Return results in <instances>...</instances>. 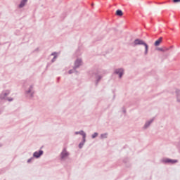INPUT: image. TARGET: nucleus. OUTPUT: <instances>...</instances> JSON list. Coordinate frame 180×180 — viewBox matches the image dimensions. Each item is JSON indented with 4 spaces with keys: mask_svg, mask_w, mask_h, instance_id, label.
I'll return each instance as SVG.
<instances>
[{
    "mask_svg": "<svg viewBox=\"0 0 180 180\" xmlns=\"http://www.w3.org/2000/svg\"><path fill=\"white\" fill-rule=\"evenodd\" d=\"M115 74H119L120 78H122V75H123V69H118L115 70Z\"/></svg>",
    "mask_w": 180,
    "mask_h": 180,
    "instance_id": "4",
    "label": "nucleus"
},
{
    "mask_svg": "<svg viewBox=\"0 0 180 180\" xmlns=\"http://www.w3.org/2000/svg\"><path fill=\"white\" fill-rule=\"evenodd\" d=\"M62 158H65V157H68V153L67 150H64L61 153Z\"/></svg>",
    "mask_w": 180,
    "mask_h": 180,
    "instance_id": "6",
    "label": "nucleus"
},
{
    "mask_svg": "<svg viewBox=\"0 0 180 180\" xmlns=\"http://www.w3.org/2000/svg\"><path fill=\"white\" fill-rule=\"evenodd\" d=\"M152 122H153V121H150V122H149L148 123H146V124H145L146 127H148V126H150V124Z\"/></svg>",
    "mask_w": 180,
    "mask_h": 180,
    "instance_id": "13",
    "label": "nucleus"
},
{
    "mask_svg": "<svg viewBox=\"0 0 180 180\" xmlns=\"http://www.w3.org/2000/svg\"><path fill=\"white\" fill-rule=\"evenodd\" d=\"M144 46L145 47V56H147L148 54V45L143 41V40L136 39L134 41L133 46Z\"/></svg>",
    "mask_w": 180,
    "mask_h": 180,
    "instance_id": "1",
    "label": "nucleus"
},
{
    "mask_svg": "<svg viewBox=\"0 0 180 180\" xmlns=\"http://www.w3.org/2000/svg\"><path fill=\"white\" fill-rule=\"evenodd\" d=\"M158 50L159 51H162L163 53H165V51H168V50H169V48H167L166 46H165V47L159 48Z\"/></svg>",
    "mask_w": 180,
    "mask_h": 180,
    "instance_id": "5",
    "label": "nucleus"
},
{
    "mask_svg": "<svg viewBox=\"0 0 180 180\" xmlns=\"http://www.w3.org/2000/svg\"><path fill=\"white\" fill-rule=\"evenodd\" d=\"M30 161H32V159H29L27 162H30Z\"/></svg>",
    "mask_w": 180,
    "mask_h": 180,
    "instance_id": "17",
    "label": "nucleus"
},
{
    "mask_svg": "<svg viewBox=\"0 0 180 180\" xmlns=\"http://www.w3.org/2000/svg\"><path fill=\"white\" fill-rule=\"evenodd\" d=\"M98 136V133H94L93 135H92V138L93 139H95V137H96Z\"/></svg>",
    "mask_w": 180,
    "mask_h": 180,
    "instance_id": "12",
    "label": "nucleus"
},
{
    "mask_svg": "<svg viewBox=\"0 0 180 180\" xmlns=\"http://www.w3.org/2000/svg\"><path fill=\"white\" fill-rule=\"evenodd\" d=\"M174 4H176L178 2H180V0H173Z\"/></svg>",
    "mask_w": 180,
    "mask_h": 180,
    "instance_id": "15",
    "label": "nucleus"
},
{
    "mask_svg": "<svg viewBox=\"0 0 180 180\" xmlns=\"http://www.w3.org/2000/svg\"><path fill=\"white\" fill-rule=\"evenodd\" d=\"M81 63H82V60H77L75 62V66H76V67H79V65H81Z\"/></svg>",
    "mask_w": 180,
    "mask_h": 180,
    "instance_id": "11",
    "label": "nucleus"
},
{
    "mask_svg": "<svg viewBox=\"0 0 180 180\" xmlns=\"http://www.w3.org/2000/svg\"><path fill=\"white\" fill-rule=\"evenodd\" d=\"M117 16H123V11L122 10H117L116 11Z\"/></svg>",
    "mask_w": 180,
    "mask_h": 180,
    "instance_id": "7",
    "label": "nucleus"
},
{
    "mask_svg": "<svg viewBox=\"0 0 180 180\" xmlns=\"http://www.w3.org/2000/svg\"><path fill=\"white\" fill-rule=\"evenodd\" d=\"M161 43H162V37H160L158 40H156L154 44L155 46H160V44H161Z\"/></svg>",
    "mask_w": 180,
    "mask_h": 180,
    "instance_id": "3",
    "label": "nucleus"
},
{
    "mask_svg": "<svg viewBox=\"0 0 180 180\" xmlns=\"http://www.w3.org/2000/svg\"><path fill=\"white\" fill-rule=\"evenodd\" d=\"M79 148H82V145L79 144Z\"/></svg>",
    "mask_w": 180,
    "mask_h": 180,
    "instance_id": "16",
    "label": "nucleus"
},
{
    "mask_svg": "<svg viewBox=\"0 0 180 180\" xmlns=\"http://www.w3.org/2000/svg\"><path fill=\"white\" fill-rule=\"evenodd\" d=\"M176 160H169V159H167L165 160V162H171L172 164H175V162H176Z\"/></svg>",
    "mask_w": 180,
    "mask_h": 180,
    "instance_id": "10",
    "label": "nucleus"
},
{
    "mask_svg": "<svg viewBox=\"0 0 180 180\" xmlns=\"http://www.w3.org/2000/svg\"><path fill=\"white\" fill-rule=\"evenodd\" d=\"M26 2H27V0H22L20 3V4L19 5L20 8H23V6H25V4H26Z\"/></svg>",
    "mask_w": 180,
    "mask_h": 180,
    "instance_id": "8",
    "label": "nucleus"
},
{
    "mask_svg": "<svg viewBox=\"0 0 180 180\" xmlns=\"http://www.w3.org/2000/svg\"><path fill=\"white\" fill-rule=\"evenodd\" d=\"M41 155H43V150H39V152H34L33 156L35 158H39Z\"/></svg>",
    "mask_w": 180,
    "mask_h": 180,
    "instance_id": "2",
    "label": "nucleus"
},
{
    "mask_svg": "<svg viewBox=\"0 0 180 180\" xmlns=\"http://www.w3.org/2000/svg\"><path fill=\"white\" fill-rule=\"evenodd\" d=\"M8 101H9L11 102V101H13V99L8 98Z\"/></svg>",
    "mask_w": 180,
    "mask_h": 180,
    "instance_id": "18",
    "label": "nucleus"
},
{
    "mask_svg": "<svg viewBox=\"0 0 180 180\" xmlns=\"http://www.w3.org/2000/svg\"><path fill=\"white\" fill-rule=\"evenodd\" d=\"M7 95H9V91H6V92L4 94V96H3V98H5V96H7Z\"/></svg>",
    "mask_w": 180,
    "mask_h": 180,
    "instance_id": "14",
    "label": "nucleus"
},
{
    "mask_svg": "<svg viewBox=\"0 0 180 180\" xmlns=\"http://www.w3.org/2000/svg\"><path fill=\"white\" fill-rule=\"evenodd\" d=\"M76 134H82V136H83V139H84V141H85L86 134H84V132L83 131H82L80 132H76Z\"/></svg>",
    "mask_w": 180,
    "mask_h": 180,
    "instance_id": "9",
    "label": "nucleus"
},
{
    "mask_svg": "<svg viewBox=\"0 0 180 180\" xmlns=\"http://www.w3.org/2000/svg\"><path fill=\"white\" fill-rule=\"evenodd\" d=\"M69 74H71V71L69 72Z\"/></svg>",
    "mask_w": 180,
    "mask_h": 180,
    "instance_id": "19",
    "label": "nucleus"
},
{
    "mask_svg": "<svg viewBox=\"0 0 180 180\" xmlns=\"http://www.w3.org/2000/svg\"><path fill=\"white\" fill-rule=\"evenodd\" d=\"M54 54H56V53H53L52 56H54Z\"/></svg>",
    "mask_w": 180,
    "mask_h": 180,
    "instance_id": "20",
    "label": "nucleus"
}]
</instances>
